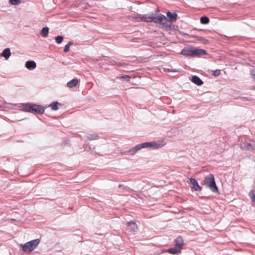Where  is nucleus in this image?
<instances>
[{"label":"nucleus","mask_w":255,"mask_h":255,"mask_svg":"<svg viewBox=\"0 0 255 255\" xmlns=\"http://www.w3.org/2000/svg\"><path fill=\"white\" fill-rule=\"evenodd\" d=\"M136 21H153L159 28L169 29L171 26V22L166 17L161 13L154 14L151 13L149 15H144L142 16H137L132 17Z\"/></svg>","instance_id":"1"},{"label":"nucleus","mask_w":255,"mask_h":255,"mask_svg":"<svg viewBox=\"0 0 255 255\" xmlns=\"http://www.w3.org/2000/svg\"><path fill=\"white\" fill-rule=\"evenodd\" d=\"M201 184L209 188L213 192H218V189L213 174H210L206 176Z\"/></svg>","instance_id":"2"},{"label":"nucleus","mask_w":255,"mask_h":255,"mask_svg":"<svg viewBox=\"0 0 255 255\" xmlns=\"http://www.w3.org/2000/svg\"><path fill=\"white\" fill-rule=\"evenodd\" d=\"M22 108L24 111L38 114H42L44 112V109L41 106L34 104H23Z\"/></svg>","instance_id":"3"},{"label":"nucleus","mask_w":255,"mask_h":255,"mask_svg":"<svg viewBox=\"0 0 255 255\" xmlns=\"http://www.w3.org/2000/svg\"><path fill=\"white\" fill-rule=\"evenodd\" d=\"M181 54L186 56H194L196 55H205L206 51L203 49H197L196 48H184L181 52Z\"/></svg>","instance_id":"4"},{"label":"nucleus","mask_w":255,"mask_h":255,"mask_svg":"<svg viewBox=\"0 0 255 255\" xmlns=\"http://www.w3.org/2000/svg\"><path fill=\"white\" fill-rule=\"evenodd\" d=\"M40 242V239L33 240L22 245V250L25 252H30L34 250L39 245Z\"/></svg>","instance_id":"5"},{"label":"nucleus","mask_w":255,"mask_h":255,"mask_svg":"<svg viewBox=\"0 0 255 255\" xmlns=\"http://www.w3.org/2000/svg\"><path fill=\"white\" fill-rule=\"evenodd\" d=\"M165 144L163 140H158L156 142H145L141 143L143 148L150 147L152 149H158L161 148Z\"/></svg>","instance_id":"6"},{"label":"nucleus","mask_w":255,"mask_h":255,"mask_svg":"<svg viewBox=\"0 0 255 255\" xmlns=\"http://www.w3.org/2000/svg\"><path fill=\"white\" fill-rule=\"evenodd\" d=\"M190 186L191 189L194 191H201L202 187L199 185L198 182L195 178H190L189 179Z\"/></svg>","instance_id":"7"},{"label":"nucleus","mask_w":255,"mask_h":255,"mask_svg":"<svg viewBox=\"0 0 255 255\" xmlns=\"http://www.w3.org/2000/svg\"><path fill=\"white\" fill-rule=\"evenodd\" d=\"M126 225L128 227L127 230L129 232L134 233L138 229L137 225L134 222H128Z\"/></svg>","instance_id":"8"},{"label":"nucleus","mask_w":255,"mask_h":255,"mask_svg":"<svg viewBox=\"0 0 255 255\" xmlns=\"http://www.w3.org/2000/svg\"><path fill=\"white\" fill-rule=\"evenodd\" d=\"M141 148H143V146L141 144L137 145L136 146L131 148L128 152L131 153L132 155L135 154L137 151L139 150Z\"/></svg>","instance_id":"9"},{"label":"nucleus","mask_w":255,"mask_h":255,"mask_svg":"<svg viewBox=\"0 0 255 255\" xmlns=\"http://www.w3.org/2000/svg\"><path fill=\"white\" fill-rule=\"evenodd\" d=\"M167 17L169 18V20L172 23V21H175L177 18V14L175 12H171L168 11L166 14Z\"/></svg>","instance_id":"10"},{"label":"nucleus","mask_w":255,"mask_h":255,"mask_svg":"<svg viewBox=\"0 0 255 255\" xmlns=\"http://www.w3.org/2000/svg\"><path fill=\"white\" fill-rule=\"evenodd\" d=\"M176 246L175 247H177L179 250L182 248L183 245V240L182 237H178L175 239Z\"/></svg>","instance_id":"11"},{"label":"nucleus","mask_w":255,"mask_h":255,"mask_svg":"<svg viewBox=\"0 0 255 255\" xmlns=\"http://www.w3.org/2000/svg\"><path fill=\"white\" fill-rule=\"evenodd\" d=\"M191 81L198 86H201L203 83V81L197 76H192Z\"/></svg>","instance_id":"12"},{"label":"nucleus","mask_w":255,"mask_h":255,"mask_svg":"<svg viewBox=\"0 0 255 255\" xmlns=\"http://www.w3.org/2000/svg\"><path fill=\"white\" fill-rule=\"evenodd\" d=\"M79 80L77 79H73L68 82L67 84V86L69 88H72L76 87L79 83Z\"/></svg>","instance_id":"13"},{"label":"nucleus","mask_w":255,"mask_h":255,"mask_svg":"<svg viewBox=\"0 0 255 255\" xmlns=\"http://www.w3.org/2000/svg\"><path fill=\"white\" fill-rule=\"evenodd\" d=\"M36 64L34 61H27L25 63V67L28 69H34L35 68Z\"/></svg>","instance_id":"14"},{"label":"nucleus","mask_w":255,"mask_h":255,"mask_svg":"<svg viewBox=\"0 0 255 255\" xmlns=\"http://www.w3.org/2000/svg\"><path fill=\"white\" fill-rule=\"evenodd\" d=\"M190 37L196 38V39L197 40L202 41V42L203 43L205 44H207L209 43V41L207 39H205L204 37H201V36H195V35H191Z\"/></svg>","instance_id":"15"},{"label":"nucleus","mask_w":255,"mask_h":255,"mask_svg":"<svg viewBox=\"0 0 255 255\" xmlns=\"http://www.w3.org/2000/svg\"><path fill=\"white\" fill-rule=\"evenodd\" d=\"M10 49L9 48H6L5 49L2 53V54L1 55L5 59H7L9 56H10Z\"/></svg>","instance_id":"16"},{"label":"nucleus","mask_w":255,"mask_h":255,"mask_svg":"<svg viewBox=\"0 0 255 255\" xmlns=\"http://www.w3.org/2000/svg\"><path fill=\"white\" fill-rule=\"evenodd\" d=\"M48 31H49V29L48 27H43L40 32V34L42 35V37L45 38L48 35Z\"/></svg>","instance_id":"17"},{"label":"nucleus","mask_w":255,"mask_h":255,"mask_svg":"<svg viewBox=\"0 0 255 255\" xmlns=\"http://www.w3.org/2000/svg\"><path fill=\"white\" fill-rule=\"evenodd\" d=\"M180 251V250H179L177 247H175L174 248L168 249L167 252L171 254H175L179 252Z\"/></svg>","instance_id":"18"},{"label":"nucleus","mask_w":255,"mask_h":255,"mask_svg":"<svg viewBox=\"0 0 255 255\" xmlns=\"http://www.w3.org/2000/svg\"><path fill=\"white\" fill-rule=\"evenodd\" d=\"M200 22L204 24H208L209 22V18L207 16H202L200 18Z\"/></svg>","instance_id":"19"},{"label":"nucleus","mask_w":255,"mask_h":255,"mask_svg":"<svg viewBox=\"0 0 255 255\" xmlns=\"http://www.w3.org/2000/svg\"><path fill=\"white\" fill-rule=\"evenodd\" d=\"M249 196L252 201L255 204V191L252 190L249 193Z\"/></svg>","instance_id":"20"},{"label":"nucleus","mask_w":255,"mask_h":255,"mask_svg":"<svg viewBox=\"0 0 255 255\" xmlns=\"http://www.w3.org/2000/svg\"><path fill=\"white\" fill-rule=\"evenodd\" d=\"M98 135L96 134H91L87 136L89 140H96L98 138Z\"/></svg>","instance_id":"21"},{"label":"nucleus","mask_w":255,"mask_h":255,"mask_svg":"<svg viewBox=\"0 0 255 255\" xmlns=\"http://www.w3.org/2000/svg\"><path fill=\"white\" fill-rule=\"evenodd\" d=\"M72 44H73V42H72V41H70L68 44H67L65 45V48L64 49V52H68L70 50V47L72 45Z\"/></svg>","instance_id":"22"},{"label":"nucleus","mask_w":255,"mask_h":255,"mask_svg":"<svg viewBox=\"0 0 255 255\" xmlns=\"http://www.w3.org/2000/svg\"><path fill=\"white\" fill-rule=\"evenodd\" d=\"M50 106L51 107L52 110L54 111L57 110L58 109L57 102L52 103V104L50 105Z\"/></svg>","instance_id":"23"},{"label":"nucleus","mask_w":255,"mask_h":255,"mask_svg":"<svg viewBox=\"0 0 255 255\" xmlns=\"http://www.w3.org/2000/svg\"><path fill=\"white\" fill-rule=\"evenodd\" d=\"M63 38L62 36H58L55 37V40L57 43L60 44L62 42Z\"/></svg>","instance_id":"24"},{"label":"nucleus","mask_w":255,"mask_h":255,"mask_svg":"<svg viewBox=\"0 0 255 255\" xmlns=\"http://www.w3.org/2000/svg\"><path fill=\"white\" fill-rule=\"evenodd\" d=\"M9 1L13 5H17L21 2V0H9Z\"/></svg>","instance_id":"25"},{"label":"nucleus","mask_w":255,"mask_h":255,"mask_svg":"<svg viewBox=\"0 0 255 255\" xmlns=\"http://www.w3.org/2000/svg\"><path fill=\"white\" fill-rule=\"evenodd\" d=\"M220 74V70H216L214 71L213 75L215 76H217L219 75Z\"/></svg>","instance_id":"26"},{"label":"nucleus","mask_w":255,"mask_h":255,"mask_svg":"<svg viewBox=\"0 0 255 255\" xmlns=\"http://www.w3.org/2000/svg\"><path fill=\"white\" fill-rule=\"evenodd\" d=\"M251 75H252L253 79L255 81V69L252 70L251 72Z\"/></svg>","instance_id":"27"}]
</instances>
